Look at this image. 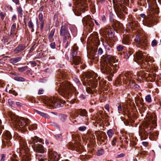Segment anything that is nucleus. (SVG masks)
Here are the masks:
<instances>
[{"mask_svg":"<svg viewBox=\"0 0 161 161\" xmlns=\"http://www.w3.org/2000/svg\"><path fill=\"white\" fill-rule=\"evenodd\" d=\"M118 59L112 55H108L105 57L104 60L102 61L101 65L102 72L111 77L113 73L119 68Z\"/></svg>","mask_w":161,"mask_h":161,"instance_id":"nucleus-1","label":"nucleus"},{"mask_svg":"<svg viewBox=\"0 0 161 161\" xmlns=\"http://www.w3.org/2000/svg\"><path fill=\"white\" fill-rule=\"evenodd\" d=\"M58 81L60 82L57 83L59 85L58 92L59 94L66 99H69L72 95V93L75 90V88L70 84V83L66 81H62V79H64L66 75L63 71L59 72L58 74Z\"/></svg>","mask_w":161,"mask_h":161,"instance_id":"nucleus-2","label":"nucleus"},{"mask_svg":"<svg viewBox=\"0 0 161 161\" xmlns=\"http://www.w3.org/2000/svg\"><path fill=\"white\" fill-rule=\"evenodd\" d=\"M149 6L150 16L145 20V23L148 27H151L155 25L158 10L156 0H147Z\"/></svg>","mask_w":161,"mask_h":161,"instance_id":"nucleus-3","label":"nucleus"},{"mask_svg":"<svg viewBox=\"0 0 161 161\" xmlns=\"http://www.w3.org/2000/svg\"><path fill=\"white\" fill-rule=\"evenodd\" d=\"M11 117L13 125L19 130L25 131L30 120L26 118H19L18 116L15 115L12 116Z\"/></svg>","mask_w":161,"mask_h":161,"instance_id":"nucleus-4","label":"nucleus"},{"mask_svg":"<svg viewBox=\"0 0 161 161\" xmlns=\"http://www.w3.org/2000/svg\"><path fill=\"white\" fill-rule=\"evenodd\" d=\"M43 103L47 106L53 108L63 106L62 101L56 96L45 98L43 99Z\"/></svg>","mask_w":161,"mask_h":161,"instance_id":"nucleus-5","label":"nucleus"},{"mask_svg":"<svg viewBox=\"0 0 161 161\" xmlns=\"http://www.w3.org/2000/svg\"><path fill=\"white\" fill-rule=\"evenodd\" d=\"M75 3L76 6L74 12L77 16L80 15L88 8L86 0H75Z\"/></svg>","mask_w":161,"mask_h":161,"instance_id":"nucleus-6","label":"nucleus"},{"mask_svg":"<svg viewBox=\"0 0 161 161\" xmlns=\"http://www.w3.org/2000/svg\"><path fill=\"white\" fill-rule=\"evenodd\" d=\"M133 77V75L131 73H125L120 75L118 80L119 82L122 81L124 83L129 86L131 83L133 84L135 83Z\"/></svg>","mask_w":161,"mask_h":161,"instance_id":"nucleus-7","label":"nucleus"},{"mask_svg":"<svg viewBox=\"0 0 161 161\" xmlns=\"http://www.w3.org/2000/svg\"><path fill=\"white\" fill-rule=\"evenodd\" d=\"M60 35L64 42H66L67 39L70 37L67 24L64 23L62 25L60 29Z\"/></svg>","mask_w":161,"mask_h":161,"instance_id":"nucleus-8","label":"nucleus"},{"mask_svg":"<svg viewBox=\"0 0 161 161\" xmlns=\"http://www.w3.org/2000/svg\"><path fill=\"white\" fill-rule=\"evenodd\" d=\"M145 57V61L144 62L143 60L139 61L138 64L141 66V68L145 69L148 67V66H150L152 64V63L154 61L152 57L149 56L148 55H146Z\"/></svg>","mask_w":161,"mask_h":161,"instance_id":"nucleus-9","label":"nucleus"},{"mask_svg":"<svg viewBox=\"0 0 161 161\" xmlns=\"http://www.w3.org/2000/svg\"><path fill=\"white\" fill-rule=\"evenodd\" d=\"M136 46L141 48H145L147 45V40L146 37L141 39L138 36H136L135 39Z\"/></svg>","mask_w":161,"mask_h":161,"instance_id":"nucleus-10","label":"nucleus"},{"mask_svg":"<svg viewBox=\"0 0 161 161\" xmlns=\"http://www.w3.org/2000/svg\"><path fill=\"white\" fill-rule=\"evenodd\" d=\"M24 149L21 147L19 149H18L17 152L18 153H19L21 154H22L24 152L25 153V154L23 155L22 157V161H30L31 160L30 155V154L27 153L26 151L25 150L26 148L25 144H24Z\"/></svg>","mask_w":161,"mask_h":161,"instance_id":"nucleus-11","label":"nucleus"},{"mask_svg":"<svg viewBox=\"0 0 161 161\" xmlns=\"http://www.w3.org/2000/svg\"><path fill=\"white\" fill-rule=\"evenodd\" d=\"M82 21L86 24L87 25L90 27V30H92L94 24L93 20L90 16L87 15L85 16L83 19Z\"/></svg>","mask_w":161,"mask_h":161,"instance_id":"nucleus-12","label":"nucleus"},{"mask_svg":"<svg viewBox=\"0 0 161 161\" xmlns=\"http://www.w3.org/2000/svg\"><path fill=\"white\" fill-rule=\"evenodd\" d=\"M59 158V156L57 153L53 151H49L48 161H58Z\"/></svg>","mask_w":161,"mask_h":161,"instance_id":"nucleus-13","label":"nucleus"},{"mask_svg":"<svg viewBox=\"0 0 161 161\" xmlns=\"http://www.w3.org/2000/svg\"><path fill=\"white\" fill-rule=\"evenodd\" d=\"M151 123L153 125H154L155 126H156V119L155 116H154V117L153 115L151 116L150 121L147 122L146 125V127L148 129L147 130H152V126Z\"/></svg>","mask_w":161,"mask_h":161,"instance_id":"nucleus-14","label":"nucleus"},{"mask_svg":"<svg viewBox=\"0 0 161 161\" xmlns=\"http://www.w3.org/2000/svg\"><path fill=\"white\" fill-rule=\"evenodd\" d=\"M89 86L94 88L97 87V79L95 78L94 79L92 78L86 81V85Z\"/></svg>","mask_w":161,"mask_h":161,"instance_id":"nucleus-15","label":"nucleus"},{"mask_svg":"<svg viewBox=\"0 0 161 161\" xmlns=\"http://www.w3.org/2000/svg\"><path fill=\"white\" fill-rule=\"evenodd\" d=\"M146 54L145 53H143L141 51H138L136 52V59L139 60L138 62H136L138 64L139 61L143 60V58H145Z\"/></svg>","mask_w":161,"mask_h":161,"instance_id":"nucleus-16","label":"nucleus"},{"mask_svg":"<svg viewBox=\"0 0 161 161\" xmlns=\"http://www.w3.org/2000/svg\"><path fill=\"white\" fill-rule=\"evenodd\" d=\"M92 74L90 72H87L86 73H84L83 75V77L82 79L83 80L84 79V81L83 82V85H86V81H88V79L90 78Z\"/></svg>","mask_w":161,"mask_h":161,"instance_id":"nucleus-17","label":"nucleus"},{"mask_svg":"<svg viewBox=\"0 0 161 161\" xmlns=\"http://www.w3.org/2000/svg\"><path fill=\"white\" fill-rule=\"evenodd\" d=\"M113 2L114 3H121L120 4L121 5V4H123L124 5H122V7H124L123 8V10H125L126 8V6H128L129 5V0H113Z\"/></svg>","mask_w":161,"mask_h":161,"instance_id":"nucleus-18","label":"nucleus"},{"mask_svg":"<svg viewBox=\"0 0 161 161\" xmlns=\"http://www.w3.org/2000/svg\"><path fill=\"white\" fill-rule=\"evenodd\" d=\"M32 147L35 151L41 153H43L44 152L43 147L41 144H37L36 145L32 146Z\"/></svg>","mask_w":161,"mask_h":161,"instance_id":"nucleus-19","label":"nucleus"},{"mask_svg":"<svg viewBox=\"0 0 161 161\" xmlns=\"http://www.w3.org/2000/svg\"><path fill=\"white\" fill-rule=\"evenodd\" d=\"M38 142L40 143H42V140L37 136H35L34 137L31 138V140L29 141V143L30 144H32V146L36 145L35 144V143Z\"/></svg>","mask_w":161,"mask_h":161,"instance_id":"nucleus-20","label":"nucleus"},{"mask_svg":"<svg viewBox=\"0 0 161 161\" xmlns=\"http://www.w3.org/2000/svg\"><path fill=\"white\" fill-rule=\"evenodd\" d=\"M25 48L24 44L19 45L14 50V52L16 53H18L23 51Z\"/></svg>","mask_w":161,"mask_h":161,"instance_id":"nucleus-21","label":"nucleus"},{"mask_svg":"<svg viewBox=\"0 0 161 161\" xmlns=\"http://www.w3.org/2000/svg\"><path fill=\"white\" fill-rule=\"evenodd\" d=\"M140 136L142 140H145L147 138L148 134L146 131L142 129L140 132Z\"/></svg>","mask_w":161,"mask_h":161,"instance_id":"nucleus-22","label":"nucleus"},{"mask_svg":"<svg viewBox=\"0 0 161 161\" xmlns=\"http://www.w3.org/2000/svg\"><path fill=\"white\" fill-rule=\"evenodd\" d=\"M123 44L125 45H129L130 43V40L127 35H124L122 41Z\"/></svg>","mask_w":161,"mask_h":161,"instance_id":"nucleus-23","label":"nucleus"},{"mask_svg":"<svg viewBox=\"0 0 161 161\" xmlns=\"http://www.w3.org/2000/svg\"><path fill=\"white\" fill-rule=\"evenodd\" d=\"M12 138V136L10 132L8 131H6L3 135L4 140H10Z\"/></svg>","mask_w":161,"mask_h":161,"instance_id":"nucleus-24","label":"nucleus"},{"mask_svg":"<svg viewBox=\"0 0 161 161\" xmlns=\"http://www.w3.org/2000/svg\"><path fill=\"white\" fill-rule=\"evenodd\" d=\"M86 137L88 139H89L90 140H94L95 139V137L93 134L90 132H88L87 133Z\"/></svg>","mask_w":161,"mask_h":161,"instance_id":"nucleus-25","label":"nucleus"},{"mask_svg":"<svg viewBox=\"0 0 161 161\" xmlns=\"http://www.w3.org/2000/svg\"><path fill=\"white\" fill-rule=\"evenodd\" d=\"M74 64L75 65L79 64L80 62L81 59L80 57L77 56L73 58Z\"/></svg>","mask_w":161,"mask_h":161,"instance_id":"nucleus-26","label":"nucleus"},{"mask_svg":"<svg viewBox=\"0 0 161 161\" xmlns=\"http://www.w3.org/2000/svg\"><path fill=\"white\" fill-rule=\"evenodd\" d=\"M133 53V51L132 50H129L126 53H125L124 58L125 59H128Z\"/></svg>","mask_w":161,"mask_h":161,"instance_id":"nucleus-27","label":"nucleus"},{"mask_svg":"<svg viewBox=\"0 0 161 161\" xmlns=\"http://www.w3.org/2000/svg\"><path fill=\"white\" fill-rule=\"evenodd\" d=\"M21 59V58L20 57L13 58L10 59V62L12 63H15L20 61Z\"/></svg>","mask_w":161,"mask_h":161,"instance_id":"nucleus-28","label":"nucleus"},{"mask_svg":"<svg viewBox=\"0 0 161 161\" xmlns=\"http://www.w3.org/2000/svg\"><path fill=\"white\" fill-rule=\"evenodd\" d=\"M28 26L29 28L31 29V31L33 32L34 31V25L33 22L31 19H30L28 22Z\"/></svg>","mask_w":161,"mask_h":161,"instance_id":"nucleus-29","label":"nucleus"},{"mask_svg":"<svg viewBox=\"0 0 161 161\" xmlns=\"http://www.w3.org/2000/svg\"><path fill=\"white\" fill-rule=\"evenodd\" d=\"M16 28V24L15 23H13L11 27V32L10 33V35H11L14 33L15 30Z\"/></svg>","mask_w":161,"mask_h":161,"instance_id":"nucleus-30","label":"nucleus"},{"mask_svg":"<svg viewBox=\"0 0 161 161\" xmlns=\"http://www.w3.org/2000/svg\"><path fill=\"white\" fill-rule=\"evenodd\" d=\"M114 134V130L112 129H109L107 131V134L108 135V137L111 138L112 137L113 135Z\"/></svg>","mask_w":161,"mask_h":161,"instance_id":"nucleus-31","label":"nucleus"},{"mask_svg":"<svg viewBox=\"0 0 161 161\" xmlns=\"http://www.w3.org/2000/svg\"><path fill=\"white\" fill-rule=\"evenodd\" d=\"M55 32V29H53L51 31L50 33L49 34L48 36V38L49 40H51L52 39V38L54 36Z\"/></svg>","mask_w":161,"mask_h":161,"instance_id":"nucleus-32","label":"nucleus"},{"mask_svg":"<svg viewBox=\"0 0 161 161\" xmlns=\"http://www.w3.org/2000/svg\"><path fill=\"white\" fill-rule=\"evenodd\" d=\"M95 134L97 137H98L100 135H103V136H106V133L104 132L100 131H95Z\"/></svg>","mask_w":161,"mask_h":161,"instance_id":"nucleus-33","label":"nucleus"},{"mask_svg":"<svg viewBox=\"0 0 161 161\" xmlns=\"http://www.w3.org/2000/svg\"><path fill=\"white\" fill-rule=\"evenodd\" d=\"M80 115L81 116H87V112L85 109L81 110L80 112Z\"/></svg>","mask_w":161,"mask_h":161,"instance_id":"nucleus-34","label":"nucleus"},{"mask_svg":"<svg viewBox=\"0 0 161 161\" xmlns=\"http://www.w3.org/2000/svg\"><path fill=\"white\" fill-rule=\"evenodd\" d=\"M11 161H19V158L17 156L14 154H13L11 157Z\"/></svg>","mask_w":161,"mask_h":161,"instance_id":"nucleus-35","label":"nucleus"},{"mask_svg":"<svg viewBox=\"0 0 161 161\" xmlns=\"http://www.w3.org/2000/svg\"><path fill=\"white\" fill-rule=\"evenodd\" d=\"M2 142L3 145H5V144L6 143L8 146H11V143L9 140H3Z\"/></svg>","mask_w":161,"mask_h":161,"instance_id":"nucleus-36","label":"nucleus"},{"mask_svg":"<svg viewBox=\"0 0 161 161\" xmlns=\"http://www.w3.org/2000/svg\"><path fill=\"white\" fill-rule=\"evenodd\" d=\"M17 10L20 17H22V16L23 15V10H22L21 7L20 6H19L17 8Z\"/></svg>","mask_w":161,"mask_h":161,"instance_id":"nucleus-37","label":"nucleus"},{"mask_svg":"<svg viewBox=\"0 0 161 161\" xmlns=\"http://www.w3.org/2000/svg\"><path fill=\"white\" fill-rule=\"evenodd\" d=\"M37 128V125L36 124H33L30 125L28 129L29 130H34Z\"/></svg>","mask_w":161,"mask_h":161,"instance_id":"nucleus-38","label":"nucleus"},{"mask_svg":"<svg viewBox=\"0 0 161 161\" xmlns=\"http://www.w3.org/2000/svg\"><path fill=\"white\" fill-rule=\"evenodd\" d=\"M14 79L16 80L19 81H24L25 79L21 77L16 76L14 78Z\"/></svg>","mask_w":161,"mask_h":161,"instance_id":"nucleus-39","label":"nucleus"},{"mask_svg":"<svg viewBox=\"0 0 161 161\" xmlns=\"http://www.w3.org/2000/svg\"><path fill=\"white\" fill-rule=\"evenodd\" d=\"M28 68L27 66L21 67L18 68V70L20 72H23L27 70Z\"/></svg>","mask_w":161,"mask_h":161,"instance_id":"nucleus-40","label":"nucleus"},{"mask_svg":"<svg viewBox=\"0 0 161 161\" xmlns=\"http://www.w3.org/2000/svg\"><path fill=\"white\" fill-rule=\"evenodd\" d=\"M151 75L148 72H143L142 75L145 78H147L151 77Z\"/></svg>","mask_w":161,"mask_h":161,"instance_id":"nucleus-41","label":"nucleus"},{"mask_svg":"<svg viewBox=\"0 0 161 161\" xmlns=\"http://www.w3.org/2000/svg\"><path fill=\"white\" fill-rule=\"evenodd\" d=\"M145 100L148 103H150L152 101V99L150 95H147L145 97Z\"/></svg>","mask_w":161,"mask_h":161,"instance_id":"nucleus-42","label":"nucleus"},{"mask_svg":"<svg viewBox=\"0 0 161 161\" xmlns=\"http://www.w3.org/2000/svg\"><path fill=\"white\" fill-rule=\"evenodd\" d=\"M104 153V151L103 149L98 150L97 152V156H101Z\"/></svg>","mask_w":161,"mask_h":161,"instance_id":"nucleus-43","label":"nucleus"},{"mask_svg":"<svg viewBox=\"0 0 161 161\" xmlns=\"http://www.w3.org/2000/svg\"><path fill=\"white\" fill-rule=\"evenodd\" d=\"M86 92L90 94H93V91L89 87L86 88Z\"/></svg>","mask_w":161,"mask_h":161,"instance_id":"nucleus-44","label":"nucleus"},{"mask_svg":"<svg viewBox=\"0 0 161 161\" xmlns=\"http://www.w3.org/2000/svg\"><path fill=\"white\" fill-rule=\"evenodd\" d=\"M124 48V46L121 45H119L117 47V49L118 51H122Z\"/></svg>","mask_w":161,"mask_h":161,"instance_id":"nucleus-45","label":"nucleus"},{"mask_svg":"<svg viewBox=\"0 0 161 161\" xmlns=\"http://www.w3.org/2000/svg\"><path fill=\"white\" fill-rule=\"evenodd\" d=\"M157 45V42L156 40L154 39L153 40L151 43V45L152 46L154 47L156 46Z\"/></svg>","mask_w":161,"mask_h":161,"instance_id":"nucleus-46","label":"nucleus"},{"mask_svg":"<svg viewBox=\"0 0 161 161\" xmlns=\"http://www.w3.org/2000/svg\"><path fill=\"white\" fill-rule=\"evenodd\" d=\"M1 158L0 161H4L6 157L5 155L4 154H1L0 155Z\"/></svg>","mask_w":161,"mask_h":161,"instance_id":"nucleus-47","label":"nucleus"},{"mask_svg":"<svg viewBox=\"0 0 161 161\" xmlns=\"http://www.w3.org/2000/svg\"><path fill=\"white\" fill-rule=\"evenodd\" d=\"M116 142L117 139L116 138H114L112 141V145L113 146H115L116 145Z\"/></svg>","mask_w":161,"mask_h":161,"instance_id":"nucleus-48","label":"nucleus"},{"mask_svg":"<svg viewBox=\"0 0 161 161\" xmlns=\"http://www.w3.org/2000/svg\"><path fill=\"white\" fill-rule=\"evenodd\" d=\"M43 15L42 13H40L39 15V19L40 21H43Z\"/></svg>","mask_w":161,"mask_h":161,"instance_id":"nucleus-49","label":"nucleus"},{"mask_svg":"<svg viewBox=\"0 0 161 161\" xmlns=\"http://www.w3.org/2000/svg\"><path fill=\"white\" fill-rule=\"evenodd\" d=\"M8 103L12 107H14V104L13 101L11 99L8 100Z\"/></svg>","mask_w":161,"mask_h":161,"instance_id":"nucleus-50","label":"nucleus"},{"mask_svg":"<svg viewBox=\"0 0 161 161\" xmlns=\"http://www.w3.org/2000/svg\"><path fill=\"white\" fill-rule=\"evenodd\" d=\"M86 127L84 126L80 127L78 129L80 131H84L86 130Z\"/></svg>","mask_w":161,"mask_h":161,"instance_id":"nucleus-51","label":"nucleus"},{"mask_svg":"<svg viewBox=\"0 0 161 161\" xmlns=\"http://www.w3.org/2000/svg\"><path fill=\"white\" fill-rule=\"evenodd\" d=\"M0 16L1 17V19L2 20H3L6 16V14L2 12H1L0 13Z\"/></svg>","mask_w":161,"mask_h":161,"instance_id":"nucleus-52","label":"nucleus"},{"mask_svg":"<svg viewBox=\"0 0 161 161\" xmlns=\"http://www.w3.org/2000/svg\"><path fill=\"white\" fill-rule=\"evenodd\" d=\"M67 118V116L64 114H62L61 115V119L62 121H64Z\"/></svg>","mask_w":161,"mask_h":161,"instance_id":"nucleus-53","label":"nucleus"},{"mask_svg":"<svg viewBox=\"0 0 161 161\" xmlns=\"http://www.w3.org/2000/svg\"><path fill=\"white\" fill-rule=\"evenodd\" d=\"M50 46L53 49H54L56 47V44L54 42L51 43L50 44Z\"/></svg>","mask_w":161,"mask_h":161,"instance_id":"nucleus-54","label":"nucleus"},{"mask_svg":"<svg viewBox=\"0 0 161 161\" xmlns=\"http://www.w3.org/2000/svg\"><path fill=\"white\" fill-rule=\"evenodd\" d=\"M101 19L102 21L103 22H105L106 21V18L104 15H102L101 16Z\"/></svg>","mask_w":161,"mask_h":161,"instance_id":"nucleus-55","label":"nucleus"},{"mask_svg":"<svg viewBox=\"0 0 161 161\" xmlns=\"http://www.w3.org/2000/svg\"><path fill=\"white\" fill-rule=\"evenodd\" d=\"M77 51H72V55L73 56V58H75V57L76 55H77Z\"/></svg>","mask_w":161,"mask_h":161,"instance_id":"nucleus-56","label":"nucleus"},{"mask_svg":"<svg viewBox=\"0 0 161 161\" xmlns=\"http://www.w3.org/2000/svg\"><path fill=\"white\" fill-rule=\"evenodd\" d=\"M98 52L99 54L100 55L102 54L103 53V51L102 48H99Z\"/></svg>","mask_w":161,"mask_h":161,"instance_id":"nucleus-57","label":"nucleus"},{"mask_svg":"<svg viewBox=\"0 0 161 161\" xmlns=\"http://www.w3.org/2000/svg\"><path fill=\"white\" fill-rule=\"evenodd\" d=\"M37 112L38 114H40V115H41L42 116H45L46 115V114H45L44 113H42V112H41L38 111H37Z\"/></svg>","mask_w":161,"mask_h":161,"instance_id":"nucleus-58","label":"nucleus"},{"mask_svg":"<svg viewBox=\"0 0 161 161\" xmlns=\"http://www.w3.org/2000/svg\"><path fill=\"white\" fill-rule=\"evenodd\" d=\"M40 29L42 30L44 27V21H41L40 23Z\"/></svg>","mask_w":161,"mask_h":161,"instance_id":"nucleus-59","label":"nucleus"},{"mask_svg":"<svg viewBox=\"0 0 161 161\" xmlns=\"http://www.w3.org/2000/svg\"><path fill=\"white\" fill-rule=\"evenodd\" d=\"M78 47L76 45H74L73 47V51H77Z\"/></svg>","mask_w":161,"mask_h":161,"instance_id":"nucleus-60","label":"nucleus"},{"mask_svg":"<svg viewBox=\"0 0 161 161\" xmlns=\"http://www.w3.org/2000/svg\"><path fill=\"white\" fill-rule=\"evenodd\" d=\"M44 90L42 89H40L39 90L38 94L39 95L42 94H43Z\"/></svg>","mask_w":161,"mask_h":161,"instance_id":"nucleus-61","label":"nucleus"},{"mask_svg":"<svg viewBox=\"0 0 161 161\" xmlns=\"http://www.w3.org/2000/svg\"><path fill=\"white\" fill-rule=\"evenodd\" d=\"M105 108L107 109L108 111H109V105L108 104H107L105 106Z\"/></svg>","mask_w":161,"mask_h":161,"instance_id":"nucleus-62","label":"nucleus"},{"mask_svg":"<svg viewBox=\"0 0 161 161\" xmlns=\"http://www.w3.org/2000/svg\"><path fill=\"white\" fill-rule=\"evenodd\" d=\"M125 156V154L123 153H121L119 155H118L117 156L118 158H121Z\"/></svg>","mask_w":161,"mask_h":161,"instance_id":"nucleus-63","label":"nucleus"},{"mask_svg":"<svg viewBox=\"0 0 161 161\" xmlns=\"http://www.w3.org/2000/svg\"><path fill=\"white\" fill-rule=\"evenodd\" d=\"M118 110L119 111H121L122 110V108L120 105H119L118 107Z\"/></svg>","mask_w":161,"mask_h":161,"instance_id":"nucleus-64","label":"nucleus"}]
</instances>
